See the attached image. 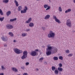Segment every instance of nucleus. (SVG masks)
I'll use <instances>...</instances> for the list:
<instances>
[{"instance_id": "nucleus-34", "label": "nucleus", "mask_w": 75, "mask_h": 75, "mask_svg": "<svg viewBox=\"0 0 75 75\" xmlns=\"http://www.w3.org/2000/svg\"><path fill=\"white\" fill-rule=\"evenodd\" d=\"M58 65L59 67L61 68L62 67V64L61 63H59V64Z\"/></svg>"}, {"instance_id": "nucleus-27", "label": "nucleus", "mask_w": 75, "mask_h": 75, "mask_svg": "<svg viewBox=\"0 0 75 75\" xmlns=\"http://www.w3.org/2000/svg\"><path fill=\"white\" fill-rule=\"evenodd\" d=\"M1 68L2 70H5L6 69V68L4 67V66L3 65L1 66Z\"/></svg>"}, {"instance_id": "nucleus-5", "label": "nucleus", "mask_w": 75, "mask_h": 75, "mask_svg": "<svg viewBox=\"0 0 75 75\" xmlns=\"http://www.w3.org/2000/svg\"><path fill=\"white\" fill-rule=\"evenodd\" d=\"M66 25L69 27H71L72 26V23L70 19H68L66 21Z\"/></svg>"}, {"instance_id": "nucleus-12", "label": "nucleus", "mask_w": 75, "mask_h": 75, "mask_svg": "<svg viewBox=\"0 0 75 75\" xmlns=\"http://www.w3.org/2000/svg\"><path fill=\"white\" fill-rule=\"evenodd\" d=\"M31 21H32V18H29L28 19V20L25 22V23L27 24H28V23H30Z\"/></svg>"}, {"instance_id": "nucleus-21", "label": "nucleus", "mask_w": 75, "mask_h": 75, "mask_svg": "<svg viewBox=\"0 0 75 75\" xmlns=\"http://www.w3.org/2000/svg\"><path fill=\"white\" fill-rule=\"evenodd\" d=\"M58 51V49L57 48H55L54 50L52 52V54H54V53H56V52H57Z\"/></svg>"}, {"instance_id": "nucleus-40", "label": "nucleus", "mask_w": 75, "mask_h": 75, "mask_svg": "<svg viewBox=\"0 0 75 75\" xmlns=\"http://www.w3.org/2000/svg\"><path fill=\"white\" fill-rule=\"evenodd\" d=\"M73 55V54H70L68 55V57H72Z\"/></svg>"}, {"instance_id": "nucleus-28", "label": "nucleus", "mask_w": 75, "mask_h": 75, "mask_svg": "<svg viewBox=\"0 0 75 75\" xmlns=\"http://www.w3.org/2000/svg\"><path fill=\"white\" fill-rule=\"evenodd\" d=\"M59 11L60 12H61L62 11V8L61 6H59L58 8Z\"/></svg>"}, {"instance_id": "nucleus-25", "label": "nucleus", "mask_w": 75, "mask_h": 75, "mask_svg": "<svg viewBox=\"0 0 75 75\" xmlns=\"http://www.w3.org/2000/svg\"><path fill=\"white\" fill-rule=\"evenodd\" d=\"M16 20H17V18H15L14 19H11L10 21H11V22H13V21H16Z\"/></svg>"}, {"instance_id": "nucleus-14", "label": "nucleus", "mask_w": 75, "mask_h": 75, "mask_svg": "<svg viewBox=\"0 0 75 75\" xmlns=\"http://www.w3.org/2000/svg\"><path fill=\"white\" fill-rule=\"evenodd\" d=\"M34 26V23L33 22L30 23L29 25V26L30 27H33Z\"/></svg>"}, {"instance_id": "nucleus-1", "label": "nucleus", "mask_w": 75, "mask_h": 75, "mask_svg": "<svg viewBox=\"0 0 75 75\" xmlns=\"http://www.w3.org/2000/svg\"><path fill=\"white\" fill-rule=\"evenodd\" d=\"M47 48L46 54L47 55H49L51 54V50L53 48V47L51 46V45L49 44L47 45Z\"/></svg>"}, {"instance_id": "nucleus-23", "label": "nucleus", "mask_w": 75, "mask_h": 75, "mask_svg": "<svg viewBox=\"0 0 75 75\" xmlns=\"http://www.w3.org/2000/svg\"><path fill=\"white\" fill-rule=\"evenodd\" d=\"M58 70L59 72H62L63 70V69L61 67H58Z\"/></svg>"}, {"instance_id": "nucleus-22", "label": "nucleus", "mask_w": 75, "mask_h": 75, "mask_svg": "<svg viewBox=\"0 0 75 75\" xmlns=\"http://www.w3.org/2000/svg\"><path fill=\"white\" fill-rule=\"evenodd\" d=\"M8 1H9V0H3L2 2L4 3H6V4L7 3H8Z\"/></svg>"}, {"instance_id": "nucleus-4", "label": "nucleus", "mask_w": 75, "mask_h": 75, "mask_svg": "<svg viewBox=\"0 0 75 75\" xmlns=\"http://www.w3.org/2000/svg\"><path fill=\"white\" fill-rule=\"evenodd\" d=\"M13 51L17 54H20L23 53V50L17 48H14L13 49Z\"/></svg>"}, {"instance_id": "nucleus-33", "label": "nucleus", "mask_w": 75, "mask_h": 75, "mask_svg": "<svg viewBox=\"0 0 75 75\" xmlns=\"http://www.w3.org/2000/svg\"><path fill=\"white\" fill-rule=\"evenodd\" d=\"M4 17H3L2 18H0V21H3V20H4Z\"/></svg>"}, {"instance_id": "nucleus-32", "label": "nucleus", "mask_w": 75, "mask_h": 75, "mask_svg": "<svg viewBox=\"0 0 75 75\" xmlns=\"http://www.w3.org/2000/svg\"><path fill=\"white\" fill-rule=\"evenodd\" d=\"M55 69V67L54 66H52V70L53 71H54Z\"/></svg>"}, {"instance_id": "nucleus-29", "label": "nucleus", "mask_w": 75, "mask_h": 75, "mask_svg": "<svg viewBox=\"0 0 75 75\" xmlns=\"http://www.w3.org/2000/svg\"><path fill=\"white\" fill-rule=\"evenodd\" d=\"M53 59H54V61H57L58 59V58L57 57H53Z\"/></svg>"}, {"instance_id": "nucleus-31", "label": "nucleus", "mask_w": 75, "mask_h": 75, "mask_svg": "<svg viewBox=\"0 0 75 75\" xmlns=\"http://www.w3.org/2000/svg\"><path fill=\"white\" fill-rule=\"evenodd\" d=\"M43 59H44V58H43V57H42L40 58V59H39V61L40 62H42V60Z\"/></svg>"}, {"instance_id": "nucleus-35", "label": "nucleus", "mask_w": 75, "mask_h": 75, "mask_svg": "<svg viewBox=\"0 0 75 75\" xmlns=\"http://www.w3.org/2000/svg\"><path fill=\"white\" fill-rule=\"evenodd\" d=\"M59 59H61V60H62L63 59V57H62V56H60L59 57Z\"/></svg>"}, {"instance_id": "nucleus-41", "label": "nucleus", "mask_w": 75, "mask_h": 75, "mask_svg": "<svg viewBox=\"0 0 75 75\" xmlns=\"http://www.w3.org/2000/svg\"><path fill=\"white\" fill-rule=\"evenodd\" d=\"M35 52H38L39 51V49H36L35 50Z\"/></svg>"}, {"instance_id": "nucleus-11", "label": "nucleus", "mask_w": 75, "mask_h": 75, "mask_svg": "<svg viewBox=\"0 0 75 75\" xmlns=\"http://www.w3.org/2000/svg\"><path fill=\"white\" fill-rule=\"evenodd\" d=\"M30 55L33 57H35L37 55V52L35 51H32L30 54Z\"/></svg>"}, {"instance_id": "nucleus-37", "label": "nucleus", "mask_w": 75, "mask_h": 75, "mask_svg": "<svg viewBox=\"0 0 75 75\" xmlns=\"http://www.w3.org/2000/svg\"><path fill=\"white\" fill-rule=\"evenodd\" d=\"M30 64V63L29 62H27L25 63V65L27 66L28 65Z\"/></svg>"}, {"instance_id": "nucleus-36", "label": "nucleus", "mask_w": 75, "mask_h": 75, "mask_svg": "<svg viewBox=\"0 0 75 75\" xmlns=\"http://www.w3.org/2000/svg\"><path fill=\"white\" fill-rule=\"evenodd\" d=\"M65 52L66 53H69L70 52L69 51V50H66Z\"/></svg>"}, {"instance_id": "nucleus-43", "label": "nucleus", "mask_w": 75, "mask_h": 75, "mask_svg": "<svg viewBox=\"0 0 75 75\" xmlns=\"http://www.w3.org/2000/svg\"><path fill=\"white\" fill-rule=\"evenodd\" d=\"M42 30H45V28L44 27H42Z\"/></svg>"}, {"instance_id": "nucleus-16", "label": "nucleus", "mask_w": 75, "mask_h": 75, "mask_svg": "<svg viewBox=\"0 0 75 75\" xmlns=\"http://www.w3.org/2000/svg\"><path fill=\"white\" fill-rule=\"evenodd\" d=\"M27 35V33H22L21 34L22 37H26Z\"/></svg>"}, {"instance_id": "nucleus-17", "label": "nucleus", "mask_w": 75, "mask_h": 75, "mask_svg": "<svg viewBox=\"0 0 75 75\" xmlns=\"http://www.w3.org/2000/svg\"><path fill=\"white\" fill-rule=\"evenodd\" d=\"M11 70L14 72H18V70L15 67H12L11 68Z\"/></svg>"}, {"instance_id": "nucleus-13", "label": "nucleus", "mask_w": 75, "mask_h": 75, "mask_svg": "<svg viewBox=\"0 0 75 75\" xmlns=\"http://www.w3.org/2000/svg\"><path fill=\"white\" fill-rule=\"evenodd\" d=\"M8 34L9 35L11 36V37H14V34L12 32H9Z\"/></svg>"}, {"instance_id": "nucleus-7", "label": "nucleus", "mask_w": 75, "mask_h": 75, "mask_svg": "<svg viewBox=\"0 0 75 75\" xmlns=\"http://www.w3.org/2000/svg\"><path fill=\"white\" fill-rule=\"evenodd\" d=\"M53 19H54L56 22H57L59 24L61 23V22L60 20L57 18L56 16H53Z\"/></svg>"}, {"instance_id": "nucleus-6", "label": "nucleus", "mask_w": 75, "mask_h": 75, "mask_svg": "<svg viewBox=\"0 0 75 75\" xmlns=\"http://www.w3.org/2000/svg\"><path fill=\"white\" fill-rule=\"evenodd\" d=\"M28 10V7L27 6H25L24 7V8L23 9V10H21V14H23L24 13H26L27 11Z\"/></svg>"}, {"instance_id": "nucleus-49", "label": "nucleus", "mask_w": 75, "mask_h": 75, "mask_svg": "<svg viewBox=\"0 0 75 75\" xmlns=\"http://www.w3.org/2000/svg\"><path fill=\"white\" fill-rule=\"evenodd\" d=\"M36 70H37V71H38V70H39V69H38L37 68L36 69Z\"/></svg>"}, {"instance_id": "nucleus-48", "label": "nucleus", "mask_w": 75, "mask_h": 75, "mask_svg": "<svg viewBox=\"0 0 75 75\" xmlns=\"http://www.w3.org/2000/svg\"><path fill=\"white\" fill-rule=\"evenodd\" d=\"M73 3H74V4H75V0H73Z\"/></svg>"}, {"instance_id": "nucleus-39", "label": "nucleus", "mask_w": 75, "mask_h": 75, "mask_svg": "<svg viewBox=\"0 0 75 75\" xmlns=\"http://www.w3.org/2000/svg\"><path fill=\"white\" fill-rule=\"evenodd\" d=\"M30 31V29H27L25 30V31H26V32H28V31Z\"/></svg>"}, {"instance_id": "nucleus-9", "label": "nucleus", "mask_w": 75, "mask_h": 75, "mask_svg": "<svg viewBox=\"0 0 75 75\" xmlns=\"http://www.w3.org/2000/svg\"><path fill=\"white\" fill-rule=\"evenodd\" d=\"M6 27L7 29H9V30L13 29V25L10 24H7L6 25Z\"/></svg>"}, {"instance_id": "nucleus-20", "label": "nucleus", "mask_w": 75, "mask_h": 75, "mask_svg": "<svg viewBox=\"0 0 75 75\" xmlns=\"http://www.w3.org/2000/svg\"><path fill=\"white\" fill-rule=\"evenodd\" d=\"M71 9L69 8L66 11H65V13H69V12H71Z\"/></svg>"}, {"instance_id": "nucleus-45", "label": "nucleus", "mask_w": 75, "mask_h": 75, "mask_svg": "<svg viewBox=\"0 0 75 75\" xmlns=\"http://www.w3.org/2000/svg\"><path fill=\"white\" fill-rule=\"evenodd\" d=\"M44 64L45 65H47V62H45L44 63Z\"/></svg>"}, {"instance_id": "nucleus-3", "label": "nucleus", "mask_w": 75, "mask_h": 75, "mask_svg": "<svg viewBox=\"0 0 75 75\" xmlns=\"http://www.w3.org/2000/svg\"><path fill=\"white\" fill-rule=\"evenodd\" d=\"M28 54V53L27 51L25 50L23 52V55L21 57V59H25L27 57V55Z\"/></svg>"}, {"instance_id": "nucleus-19", "label": "nucleus", "mask_w": 75, "mask_h": 75, "mask_svg": "<svg viewBox=\"0 0 75 75\" xmlns=\"http://www.w3.org/2000/svg\"><path fill=\"white\" fill-rule=\"evenodd\" d=\"M14 2L16 6V7H18V6H19L18 1H17L16 0H15Z\"/></svg>"}, {"instance_id": "nucleus-26", "label": "nucleus", "mask_w": 75, "mask_h": 75, "mask_svg": "<svg viewBox=\"0 0 75 75\" xmlns=\"http://www.w3.org/2000/svg\"><path fill=\"white\" fill-rule=\"evenodd\" d=\"M54 72L55 75H58L59 72L58 71V70H54Z\"/></svg>"}, {"instance_id": "nucleus-42", "label": "nucleus", "mask_w": 75, "mask_h": 75, "mask_svg": "<svg viewBox=\"0 0 75 75\" xmlns=\"http://www.w3.org/2000/svg\"><path fill=\"white\" fill-rule=\"evenodd\" d=\"M23 75H28V73H24L23 74Z\"/></svg>"}, {"instance_id": "nucleus-46", "label": "nucleus", "mask_w": 75, "mask_h": 75, "mask_svg": "<svg viewBox=\"0 0 75 75\" xmlns=\"http://www.w3.org/2000/svg\"><path fill=\"white\" fill-rule=\"evenodd\" d=\"M0 75H4V73H0Z\"/></svg>"}, {"instance_id": "nucleus-10", "label": "nucleus", "mask_w": 75, "mask_h": 75, "mask_svg": "<svg viewBox=\"0 0 75 75\" xmlns=\"http://www.w3.org/2000/svg\"><path fill=\"white\" fill-rule=\"evenodd\" d=\"M44 8H46L45 10H50V9L51 7L50 6H48V5L45 4L44 5Z\"/></svg>"}, {"instance_id": "nucleus-50", "label": "nucleus", "mask_w": 75, "mask_h": 75, "mask_svg": "<svg viewBox=\"0 0 75 75\" xmlns=\"http://www.w3.org/2000/svg\"><path fill=\"white\" fill-rule=\"evenodd\" d=\"M37 1H39V0H37Z\"/></svg>"}, {"instance_id": "nucleus-2", "label": "nucleus", "mask_w": 75, "mask_h": 75, "mask_svg": "<svg viewBox=\"0 0 75 75\" xmlns=\"http://www.w3.org/2000/svg\"><path fill=\"white\" fill-rule=\"evenodd\" d=\"M55 35V33L52 31H50L49 33L47 35L48 38H54Z\"/></svg>"}, {"instance_id": "nucleus-47", "label": "nucleus", "mask_w": 75, "mask_h": 75, "mask_svg": "<svg viewBox=\"0 0 75 75\" xmlns=\"http://www.w3.org/2000/svg\"><path fill=\"white\" fill-rule=\"evenodd\" d=\"M17 42V40H13V42Z\"/></svg>"}, {"instance_id": "nucleus-18", "label": "nucleus", "mask_w": 75, "mask_h": 75, "mask_svg": "<svg viewBox=\"0 0 75 75\" xmlns=\"http://www.w3.org/2000/svg\"><path fill=\"white\" fill-rule=\"evenodd\" d=\"M22 9H23V7H22L21 6H18V11H21Z\"/></svg>"}, {"instance_id": "nucleus-38", "label": "nucleus", "mask_w": 75, "mask_h": 75, "mask_svg": "<svg viewBox=\"0 0 75 75\" xmlns=\"http://www.w3.org/2000/svg\"><path fill=\"white\" fill-rule=\"evenodd\" d=\"M21 69H23V70H24L25 69V67L24 66H23L21 67Z\"/></svg>"}, {"instance_id": "nucleus-30", "label": "nucleus", "mask_w": 75, "mask_h": 75, "mask_svg": "<svg viewBox=\"0 0 75 75\" xmlns=\"http://www.w3.org/2000/svg\"><path fill=\"white\" fill-rule=\"evenodd\" d=\"M0 14L1 15H3V11L1 9H0Z\"/></svg>"}, {"instance_id": "nucleus-8", "label": "nucleus", "mask_w": 75, "mask_h": 75, "mask_svg": "<svg viewBox=\"0 0 75 75\" xmlns=\"http://www.w3.org/2000/svg\"><path fill=\"white\" fill-rule=\"evenodd\" d=\"M1 39L3 41H7V40H8V38L7 36H2L1 37Z\"/></svg>"}, {"instance_id": "nucleus-24", "label": "nucleus", "mask_w": 75, "mask_h": 75, "mask_svg": "<svg viewBox=\"0 0 75 75\" xmlns=\"http://www.w3.org/2000/svg\"><path fill=\"white\" fill-rule=\"evenodd\" d=\"M11 11H9L6 12V15L7 16H8L11 14Z\"/></svg>"}, {"instance_id": "nucleus-51", "label": "nucleus", "mask_w": 75, "mask_h": 75, "mask_svg": "<svg viewBox=\"0 0 75 75\" xmlns=\"http://www.w3.org/2000/svg\"><path fill=\"white\" fill-rule=\"evenodd\" d=\"M74 31V32H75V31Z\"/></svg>"}, {"instance_id": "nucleus-44", "label": "nucleus", "mask_w": 75, "mask_h": 75, "mask_svg": "<svg viewBox=\"0 0 75 75\" xmlns=\"http://www.w3.org/2000/svg\"><path fill=\"white\" fill-rule=\"evenodd\" d=\"M4 46L5 47H7V44H5L4 45Z\"/></svg>"}, {"instance_id": "nucleus-15", "label": "nucleus", "mask_w": 75, "mask_h": 75, "mask_svg": "<svg viewBox=\"0 0 75 75\" xmlns=\"http://www.w3.org/2000/svg\"><path fill=\"white\" fill-rule=\"evenodd\" d=\"M50 18V15H47L45 17V19L47 20V19H49Z\"/></svg>"}]
</instances>
